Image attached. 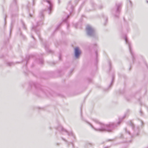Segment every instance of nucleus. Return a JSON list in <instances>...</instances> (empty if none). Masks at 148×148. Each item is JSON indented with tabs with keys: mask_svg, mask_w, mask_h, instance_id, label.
Wrapping results in <instances>:
<instances>
[{
	"mask_svg": "<svg viewBox=\"0 0 148 148\" xmlns=\"http://www.w3.org/2000/svg\"><path fill=\"white\" fill-rule=\"evenodd\" d=\"M90 125L95 130L99 131H106L108 132H110L113 128L112 125H104L96 121H94L92 125Z\"/></svg>",
	"mask_w": 148,
	"mask_h": 148,
	"instance_id": "1",
	"label": "nucleus"
},
{
	"mask_svg": "<svg viewBox=\"0 0 148 148\" xmlns=\"http://www.w3.org/2000/svg\"><path fill=\"white\" fill-rule=\"evenodd\" d=\"M86 30L87 32V34L89 35H90L93 32V29L89 26H87Z\"/></svg>",
	"mask_w": 148,
	"mask_h": 148,
	"instance_id": "2",
	"label": "nucleus"
},
{
	"mask_svg": "<svg viewBox=\"0 0 148 148\" xmlns=\"http://www.w3.org/2000/svg\"><path fill=\"white\" fill-rule=\"evenodd\" d=\"M75 56L76 58H78L81 53V52L77 47L75 49Z\"/></svg>",
	"mask_w": 148,
	"mask_h": 148,
	"instance_id": "3",
	"label": "nucleus"
},
{
	"mask_svg": "<svg viewBox=\"0 0 148 148\" xmlns=\"http://www.w3.org/2000/svg\"><path fill=\"white\" fill-rule=\"evenodd\" d=\"M125 42H126V43H127V38H126V37H125Z\"/></svg>",
	"mask_w": 148,
	"mask_h": 148,
	"instance_id": "4",
	"label": "nucleus"
},
{
	"mask_svg": "<svg viewBox=\"0 0 148 148\" xmlns=\"http://www.w3.org/2000/svg\"><path fill=\"white\" fill-rule=\"evenodd\" d=\"M47 1L49 3V4L50 5L51 4V2H50V1Z\"/></svg>",
	"mask_w": 148,
	"mask_h": 148,
	"instance_id": "5",
	"label": "nucleus"
}]
</instances>
